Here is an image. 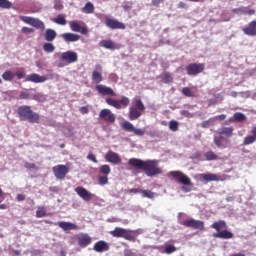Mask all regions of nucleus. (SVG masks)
<instances>
[{"label":"nucleus","instance_id":"4d7b16f0","mask_svg":"<svg viewBox=\"0 0 256 256\" xmlns=\"http://www.w3.org/2000/svg\"><path fill=\"white\" fill-rule=\"evenodd\" d=\"M87 159H88L89 161H92L93 163H98L97 157H96L93 153H89V154L87 155Z\"/></svg>","mask_w":256,"mask_h":256},{"label":"nucleus","instance_id":"58836bf2","mask_svg":"<svg viewBox=\"0 0 256 256\" xmlns=\"http://www.w3.org/2000/svg\"><path fill=\"white\" fill-rule=\"evenodd\" d=\"M84 13H93L95 11V6H93V3L87 2L86 5L83 8Z\"/></svg>","mask_w":256,"mask_h":256},{"label":"nucleus","instance_id":"e2e57ef3","mask_svg":"<svg viewBox=\"0 0 256 256\" xmlns=\"http://www.w3.org/2000/svg\"><path fill=\"white\" fill-rule=\"evenodd\" d=\"M142 189H139V188H131L128 190V193H141Z\"/></svg>","mask_w":256,"mask_h":256},{"label":"nucleus","instance_id":"c85d7f7f","mask_svg":"<svg viewBox=\"0 0 256 256\" xmlns=\"http://www.w3.org/2000/svg\"><path fill=\"white\" fill-rule=\"evenodd\" d=\"M31 26L36 29H41V31H45V23L37 18H33Z\"/></svg>","mask_w":256,"mask_h":256},{"label":"nucleus","instance_id":"c9c22d12","mask_svg":"<svg viewBox=\"0 0 256 256\" xmlns=\"http://www.w3.org/2000/svg\"><path fill=\"white\" fill-rule=\"evenodd\" d=\"M162 83H173V76H171L168 72H165L162 76Z\"/></svg>","mask_w":256,"mask_h":256},{"label":"nucleus","instance_id":"5fc2aeb1","mask_svg":"<svg viewBox=\"0 0 256 256\" xmlns=\"http://www.w3.org/2000/svg\"><path fill=\"white\" fill-rule=\"evenodd\" d=\"M22 33H24L25 35H29L31 33L35 32V29L33 28H29V27H22Z\"/></svg>","mask_w":256,"mask_h":256},{"label":"nucleus","instance_id":"72a5a7b5","mask_svg":"<svg viewBox=\"0 0 256 256\" xmlns=\"http://www.w3.org/2000/svg\"><path fill=\"white\" fill-rule=\"evenodd\" d=\"M111 173V166L104 164L100 167L99 175H109Z\"/></svg>","mask_w":256,"mask_h":256},{"label":"nucleus","instance_id":"cd10ccee","mask_svg":"<svg viewBox=\"0 0 256 256\" xmlns=\"http://www.w3.org/2000/svg\"><path fill=\"white\" fill-rule=\"evenodd\" d=\"M233 127H223L218 130L219 135H225L226 137H232L233 136Z\"/></svg>","mask_w":256,"mask_h":256},{"label":"nucleus","instance_id":"69168bd1","mask_svg":"<svg viewBox=\"0 0 256 256\" xmlns=\"http://www.w3.org/2000/svg\"><path fill=\"white\" fill-rule=\"evenodd\" d=\"M187 4L185 2H179L178 3V8L179 9H187Z\"/></svg>","mask_w":256,"mask_h":256},{"label":"nucleus","instance_id":"bb28decb","mask_svg":"<svg viewBox=\"0 0 256 256\" xmlns=\"http://www.w3.org/2000/svg\"><path fill=\"white\" fill-rule=\"evenodd\" d=\"M58 227L63 229V231H71L73 229H77V225L70 222H58Z\"/></svg>","mask_w":256,"mask_h":256},{"label":"nucleus","instance_id":"9d476101","mask_svg":"<svg viewBox=\"0 0 256 256\" xmlns=\"http://www.w3.org/2000/svg\"><path fill=\"white\" fill-rule=\"evenodd\" d=\"M71 31H74V33H81V35H87L89 33V29L83 22L81 21H70L69 22Z\"/></svg>","mask_w":256,"mask_h":256},{"label":"nucleus","instance_id":"5701e85b","mask_svg":"<svg viewBox=\"0 0 256 256\" xmlns=\"http://www.w3.org/2000/svg\"><path fill=\"white\" fill-rule=\"evenodd\" d=\"M26 81H30V83H45V81H47V77L34 73L27 75Z\"/></svg>","mask_w":256,"mask_h":256},{"label":"nucleus","instance_id":"0e129e2a","mask_svg":"<svg viewBox=\"0 0 256 256\" xmlns=\"http://www.w3.org/2000/svg\"><path fill=\"white\" fill-rule=\"evenodd\" d=\"M163 3V0H152L153 7H159Z\"/></svg>","mask_w":256,"mask_h":256},{"label":"nucleus","instance_id":"473e14b6","mask_svg":"<svg viewBox=\"0 0 256 256\" xmlns=\"http://www.w3.org/2000/svg\"><path fill=\"white\" fill-rule=\"evenodd\" d=\"M43 51H45V53H53L55 51V45L51 42H46L43 44Z\"/></svg>","mask_w":256,"mask_h":256},{"label":"nucleus","instance_id":"4468645a","mask_svg":"<svg viewBox=\"0 0 256 256\" xmlns=\"http://www.w3.org/2000/svg\"><path fill=\"white\" fill-rule=\"evenodd\" d=\"M60 59L63 63H66V65H71V63H77L79 55H77V52L66 51L61 54Z\"/></svg>","mask_w":256,"mask_h":256},{"label":"nucleus","instance_id":"c03bdc74","mask_svg":"<svg viewBox=\"0 0 256 256\" xmlns=\"http://www.w3.org/2000/svg\"><path fill=\"white\" fill-rule=\"evenodd\" d=\"M175 251H177V247L174 245L165 246L164 253H166V255H171V253H175Z\"/></svg>","mask_w":256,"mask_h":256},{"label":"nucleus","instance_id":"f704fd0d","mask_svg":"<svg viewBox=\"0 0 256 256\" xmlns=\"http://www.w3.org/2000/svg\"><path fill=\"white\" fill-rule=\"evenodd\" d=\"M54 23H57V25H67V19H65V16L63 14H59L54 20Z\"/></svg>","mask_w":256,"mask_h":256},{"label":"nucleus","instance_id":"2f4dec72","mask_svg":"<svg viewBox=\"0 0 256 256\" xmlns=\"http://www.w3.org/2000/svg\"><path fill=\"white\" fill-rule=\"evenodd\" d=\"M122 129H124V131H127L128 133H133V131L135 130V126H133L131 122L125 121L122 124Z\"/></svg>","mask_w":256,"mask_h":256},{"label":"nucleus","instance_id":"412c9836","mask_svg":"<svg viewBox=\"0 0 256 256\" xmlns=\"http://www.w3.org/2000/svg\"><path fill=\"white\" fill-rule=\"evenodd\" d=\"M93 249L96 253H105V251H109V243L100 240L94 244Z\"/></svg>","mask_w":256,"mask_h":256},{"label":"nucleus","instance_id":"f3484780","mask_svg":"<svg viewBox=\"0 0 256 256\" xmlns=\"http://www.w3.org/2000/svg\"><path fill=\"white\" fill-rule=\"evenodd\" d=\"M75 193H77L83 201L89 202L93 197H95V194H92L88 191L87 188L83 186H78L75 188Z\"/></svg>","mask_w":256,"mask_h":256},{"label":"nucleus","instance_id":"b1692460","mask_svg":"<svg viewBox=\"0 0 256 256\" xmlns=\"http://www.w3.org/2000/svg\"><path fill=\"white\" fill-rule=\"evenodd\" d=\"M105 159L106 161H108V163H113V165H117L121 161V157H119V154L113 151H109L106 154Z\"/></svg>","mask_w":256,"mask_h":256},{"label":"nucleus","instance_id":"13d9d810","mask_svg":"<svg viewBox=\"0 0 256 256\" xmlns=\"http://www.w3.org/2000/svg\"><path fill=\"white\" fill-rule=\"evenodd\" d=\"M14 75L17 77V79H25L24 71H17Z\"/></svg>","mask_w":256,"mask_h":256},{"label":"nucleus","instance_id":"423d86ee","mask_svg":"<svg viewBox=\"0 0 256 256\" xmlns=\"http://www.w3.org/2000/svg\"><path fill=\"white\" fill-rule=\"evenodd\" d=\"M105 101L107 105L114 107V109H125V107H129V103H131V100H129L127 96H122L120 100L109 97L106 98Z\"/></svg>","mask_w":256,"mask_h":256},{"label":"nucleus","instance_id":"e433bc0d","mask_svg":"<svg viewBox=\"0 0 256 256\" xmlns=\"http://www.w3.org/2000/svg\"><path fill=\"white\" fill-rule=\"evenodd\" d=\"M13 7V3L9 0H0V8L1 9H11Z\"/></svg>","mask_w":256,"mask_h":256},{"label":"nucleus","instance_id":"ddd939ff","mask_svg":"<svg viewBox=\"0 0 256 256\" xmlns=\"http://www.w3.org/2000/svg\"><path fill=\"white\" fill-rule=\"evenodd\" d=\"M52 171L54 173V176L56 179L63 180L65 177H67V174L69 173V167L59 164L52 168Z\"/></svg>","mask_w":256,"mask_h":256},{"label":"nucleus","instance_id":"20e7f679","mask_svg":"<svg viewBox=\"0 0 256 256\" xmlns=\"http://www.w3.org/2000/svg\"><path fill=\"white\" fill-rule=\"evenodd\" d=\"M109 233L110 235H112V237L123 238L126 241H132V242L137 241V238L135 237V235H133V233H135V230H128L125 228L116 227L114 230L110 231Z\"/></svg>","mask_w":256,"mask_h":256},{"label":"nucleus","instance_id":"a878e982","mask_svg":"<svg viewBox=\"0 0 256 256\" xmlns=\"http://www.w3.org/2000/svg\"><path fill=\"white\" fill-rule=\"evenodd\" d=\"M44 39L48 43H53V41L57 39V32L53 29H46L44 33Z\"/></svg>","mask_w":256,"mask_h":256},{"label":"nucleus","instance_id":"052dcab7","mask_svg":"<svg viewBox=\"0 0 256 256\" xmlns=\"http://www.w3.org/2000/svg\"><path fill=\"white\" fill-rule=\"evenodd\" d=\"M80 113H82V115H87V113H89V108H87L86 106H82L80 108Z\"/></svg>","mask_w":256,"mask_h":256},{"label":"nucleus","instance_id":"1a4fd4ad","mask_svg":"<svg viewBox=\"0 0 256 256\" xmlns=\"http://www.w3.org/2000/svg\"><path fill=\"white\" fill-rule=\"evenodd\" d=\"M99 119L104 121V123H110V125H113L115 123L117 116L108 108H104L99 113Z\"/></svg>","mask_w":256,"mask_h":256},{"label":"nucleus","instance_id":"dca6fc26","mask_svg":"<svg viewBox=\"0 0 256 256\" xmlns=\"http://www.w3.org/2000/svg\"><path fill=\"white\" fill-rule=\"evenodd\" d=\"M91 79L96 85H99V83L103 81V67L100 64L95 66V69L92 71Z\"/></svg>","mask_w":256,"mask_h":256},{"label":"nucleus","instance_id":"37998d69","mask_svg":"<svg viewBox=\"0 0 256 256\" xmlns=\"http://www.w3.org/2000/svg\"><path fill=\"white\" fill-rule=\"evenodd\" d=\"M221 141H223V136L221 134L219 136H217V135L214 136V144L219 149H221L223 147V144L221 143Z\"/></svg>","mask_w":256,"mask_h":256},{"label":"nucleus","instance_id":"393cba45","mask_svg":"<svg viewBox=\"0 0 256 256\" xmlns=\"http://www.w3.org/2000/svg\"><path fill=\"white\" fill-rule=\"evenodd\" d=\"M245 35H249L250 37L256 36V20H253L249 23L248 27L242 29Z\"/></svg>","mask_w":256,"mask_h":256},{"label":"nucleus","instance_id":"f257e3e1","mask_svg":"<svg viewBox=\"0 0 256 256\" xmlns=\"http://www.w3.org/2000/svg\"><path fill=\"white\" fill-rule=\"evenodd\" d=\"M128 165L130 167H134V169H141V171H144L147 177H156V175H161V173H163V170L159 168V160L130 158L128 160Z\"/></svg>","mask_w":256,"mask_h":256},{"label":"nucleus","instance_id":"a211bd4d","mask_svg":"<svg viewBox=\"0 0 256 256\" xmlns=\"http://www.w3.org/2000/svg\"><path fill=\"white\" fill-rule=\"evenodd\" d=\"M199 178L201 181H206V183H209L211 181H225L224 176H220L218 174H211V173L200 174Z\"/></svg>","mask_w":256,"mask_h":256},{"label":"nucleus","instance_id":"ea45409f","mask_svg":"<svg viewBox=\"0 0 256 256\" xmlns=\"http://www.w3.org/2000/svg\"><path fill=\"white\" fill-rule=\"evenodd\" d=\"M206 161H217V154L213 151H208L205 154Z\"/></svg>","mask_w":256,"mask_h":256},{"label":"nucleus","instance_id":"f03ea898","mask_svg":"<svg viewBox=\"0 0 256 256\" xmlns=\"http://www.w3.org/2000/svg\"><path fill=\"white\" fill-rule=\"evenodd\" d=\"M17 113L21 121H28V123H39L41 116L31 110V106L23 105L18 107Z\"/></svg>","mask_w":256,"mask_h":256},{"label":"nucleus","instance_id":"603ef678","mask_svg":"<svg viewBox=\"0 0 256 256\" xmlns=\"http://www.w3.org/2000/svg\"><path fill=\"white\" fill-rule=\"evenodd\" d=\"M133 133L134 135H137V137H143V135H145V130L141 128H134Z\"/></svg>","mask_w":256,"mask_h":256},{"label":"nucleus","instance_id":"680f3d73","mask_svg":"<svg viewBox=\"0 0 256 256\" xmlns=\"http://www.w3.org/2000/svg\"><path fill=\"white\" fill-rule=\"evenodd\" d=\"M215 119H217L218 121H225L227 119V115L221 114V115L215 116Z\"/></svg>","mask_w":256,"mask_h":256},{"label":"nucleus","instance_id":"7c9ffc66","mask_svg":"<svg viewBox=\"0 0 256 256\" xmlns=\"http://www.w3.org/2000/svg\"><path fill=\"white\" fill-rule=\"evenodd\" d=\"M233 119H234V121H237L238 123H241L243 121H247V116H245V114H243L241 112H236L233 115Z\"/></svg>","mask_w":256,"mask_h":256},{"label":"nucleus","instance_id":"79ce46f5","mask_svg":"<svg viewBox=\"0 0 256 256\" xmlns=\"http://www.w3.org/2000/svg\"><path fill=\"white\" fill-rule=\"evenodd\" d=\"M141 194L142 197H146L147 199H153V197H155V192L151 190H142Z\"/></svg>","mask_w":256,"mask_h":256},{"label":"nucleus","instance_id":"09e8293b","mask_svg":"<svg viewBox=\"0 0 256 256\" xmlns=\"http://www.w3.org/2000/svg\"><path fill=\"white\" fill-rule=\"evenodd\" d=\"M33 19L34 18L31 16H20V21H23V23H26L27 25H32Z\"/></svg>","mask_w":256,"mask_h":256},{"label":"nucleus","instance_id":"aec40b11","mask_svg":"<svg viewBox=\"0 0 256 256\" xmlns=\"http://www.w3.org/2000/svg\"><path fill=\"white\" fill-rule=\"evenodd\" d=\"M100 47L104 49H110L111 51H115L117 49H121L122 45L113 42V40H102L99 43Z\"/></svg>","mask_w":256,"mask_h":256},{"label":"nucleus","instance_id":"864d4df0","mask_svg":"<svg viewBox=\"0 0 256 256\" xmlns=\"http://www.w3.org/2000/svg\"><path fill=\"white\" fill-rule=\"evenodd\" d=\"M211 121H213V118H210L209 120L203 121L201 123V127L203 129H208V127H211Z\"/></svg>","mask_w":256,"mask_h":256},{"label":"nucleus","instance_id":"49530a36","mask_svg":"<svg viewBox=\"0 0 256 256\" xmlns=\"http://www.w3.org/2000/svg\"><path fill=\"white\" fill-rule=\"evenodd\" d=\"M98 183H99V185H108L109 184V177H107L106 175L98 176Z\"/></svg>","mask_w":256,"mask_h":256},{"label":"nucleus","instance_id":"3c124183","mask_svg":"<svg viewBox=\"0 0 256 256\" xmlns=\"http://www.w3.org/2000/svg\"><path fill=\"white\" fill-rule=\"evenodd\" d=\"M182 95H185V97H193V92L191 91V88L184 87L182 89Z\"/></svg>","mask_w":256,"mask_h":256},{"label":"nucleus","instance_id":"338daca9","mask_svg":"<svg viewBox=\"0 0 256 256\" xmlns=\"http://www.w3.org/2000/svg\"><path fill=\"white\" fill-rule=\"evenodd\" d=\"M17 201H25V195L23 194H18L16 197Z\"/></svg>","mask_w":256,"mask_h":256},{"label":"nucleus","instance_id":"8fccbe9b","mask_svg":"<svg viewBox=\"0 0 256 256\" xmlns=\"http://www.w3.org/2000/svg\"><path fill=\"white\" fill-rule=\"evenodd\" d=\"M54 9L56 11H63V9H64L63 2H61L60 0H55L54 1Z\"/></svg>","mask_w":256,"mask_h":256},{"label":"nucleus","instance_id":"6e6552de","mask_svg":"<svg viewBox=\"0 0 256 256\" xmlns=\"http://www.w3.org/2000/svg\"><path fill=\"white\" fill-rule=\"evenodd\" d=\"M168 177L170 179L176 180L178 183H181L182 185H189L191 183V178L181 171H171L168 173Z\"/></svg>","mask_w":256,"mask_h":256},{"label":"nucleus","instance_id":"de8ad7c7","mask_svg":"<svg viewBox=\"0 0 256 256\" xmlns=\"http://www.w3.org/2000/svg\"><path fill=\"white\" fill-rule=\"evenodd\" d=\"M169 129L170 131H179V122L171 120L169 122Z\"/></svg>","mask_w":256,"mask_h":256},{"label":"nucleus","instance_id":"c756f323","mask_svg":"<svg viewBox=\"0 0 256 256\" xmlns=\"http://www.w3.org/2000/svg\"><path fill=\"white\" fill-rule=\"evenodd\" d=\"M2 79H4V81H13V79H15V73L11 72V70H6L2 74Z\"/></svg>","mask_w":256,"mask_h":256},{"label":"nucleus","instance_id":"a18cd8bd","mask_svg":"<svg viewBox=\"0 0 256 256\" xmlns=\"http://www.w3.org/2000/svg\"><path fill=\"white\" fill-rule=\"evenodd\" d=\"M46 216H47V212L45 211V207L43 206L38 207L36 211V217L41 218Z\"/></svg>","mask_w":256,"mask_h":256},{"label":"nucleus","instance_id":"774afa93","mask_svg":"<svg viewBox=\"0 0 256 256\" xmlns=\"http://www.w3.org/2000/svg\"><path fill=\"white\" fill-rule=\"evenodd\" d=\"M125 256H135V253H133V252L130 251V250H127V251L125 252Z\"/></svg>","mask_w":256,"mask_h":256},{"label":"nucleus","instance_id":"4c0bfd02","mask_svg":"<svg viewBox=\"0 0 256 256\" xmlns=\"http://www.w3.org/2000/svg\"><path fill=\"white\" fill-rule=\"evenodd\" d=\"M256 141V136H246L243 141V145H253Z\"/></svg>","mask_w":256,"mask_h":256},{"label":"nucleus","instance_id":"6e6d98bb","mask_svg":"<svg viewBox=\"0 0 256 256\" xmlns=\"http://www.w3.org/2000/svg\"><path fill=\"white\" fill-rule=\"evenodd\" d=\"M19 99H22V100L31 99V95L27 92H20Z\"/></svg>","mask_w":256,"mask_h":256},{"label":"nucleus","instance_id":"9b49d317","mask_svg":"<svg viewBox=\"0 0 256 256\" xmlns=\"http://www.w3.org/2000/svg\"><path fill=\"white\" fill-rule=\"evenodd\" d=\"M180 225H183L184 227H190L191 229H196L198 231H203V229H205V222L201 220H195L193 218L180 222Z\"/></svg>","mask_w":256,"mask_h":256},{"label":"nucleus","instance_id":"39448f33","mask_svg":"<svg viewBox=\"0 0 256 256\" xmlns=\"http://www.w3.org/2000/svg\"><path fill=\"white\" fill-rule=\"evenodd\" d=\"M145 111V104H143V101L141 99H136L134 106H131L129 108V119L130 121H137L141 115H143V112Z\"/></svg>","mask_w":256,"mask_h":256},{"label":"nucleus","instance_id":"2eb2a0df","mask_svg":"<svg viewBox=\"0 0 256 256\" xmlns=\"http://www.w3.org/2000/svg\"><path fill=\"white\" fill-rule=\"evenodd\" d=\"M95 89L99 95H103L104 97H117V93L113 90V88L103 85L97 84Z\"/></svg>","mask_w":256,"mask_h":256},{"label":"nucleus","instance_id":"bf43d9fd","mask_svg":"<svg viewBox=\"0 0 256 256\" xmlns=\"http://www.w3.org/2000/svg\"><path fill=\"white\" fill-rule=\"evenodd\" d=\"M240 13H243L244 15H255V10L251 9V10H248V11H245V10H239Z\"/></svg>","mask_w":256,"mask_h":256},{"label":"nucleus","instance_id":"f8f14e48","mask_svg":"<svg viewBox=\"0 0 256 256\" xmlns=\"http://www.w3.org/2000/svg\"><path fill=\"white\" fill-rule=\"evenodd\" d=\"M74 239L78 241V245L81 249H85V247H89V244L92 243L93 238L89 236L87 233H79L74 236Z\"/></svg>","mask_w":256,"mask_h":256},{"label":"nucleus","instance_id":"0eeeda50","mask_svg":"<svg viewBox=\"0 0 256 256\" xmlns=\"http://www.w3.org/2000/svg\"><path fill=\"white\" fill-rule=\"evenodd\" d=\"M203 71H205L204 63H190L186 66V73L190 77H197Z\"/></svg>","mask_w":256,"mask_h":256},{"label":"nucleus","instance_id":"7ed1b4c3","mask_svg":"<svg viewBox=\"0 0 256 256\" xmlns=\"http://www.w3.org/2000/svg\"><path fill=\"white\" fill-rule=\"evenodd\" d=\"M212 229H215V233L213 234V237L215 239H233L234 235L229 230H222L221 229H227V222L225 220H220L217 222H214L211 225Z\"/></svg>","mask_w":256,"mask_h":256},{"label":"nucleus","instance_id":"4be33fe9","mask_svg":"<svg viewBox=\"0 0 256 256\" xmlns=\"http://www.w3.org/2000/svg\"><path fill=\"white\" fill-rule=\"evenodd\" d=\"M65 43H75L81 39V35L75 33H64L61 35Z\"/></svg>","mask_w":256,"mask_h":256},{"label":"nucleus","instance_id":"6ab92c4d","mask_svg":"<svg viewBox=\"0 0 256 256\" xmlns=\"http://www.w3.org/2000/svg\"><path fill=\"white\" fill-rule=\"evenodd\" d=\"M106 26H108L109 29H126L123 22H119V20L113 18H106Z\"/></svg>","mask_w":256,"mask_h":256},{"label":"nucleus","instance_id":"a19ab883","mask_svg":"<svg viewBox=\"0 0 256 256\" xmlns=\"http://www.w3.org/2000/svg\"><path fill=\"white\" fill-rule=\"evenodd\" d=\"M24 167L25 169H28V171H37L39 169L35 163L31 162H25Z\"/></svg>","mask_w":256,"mask_h":256}]
</instances>
